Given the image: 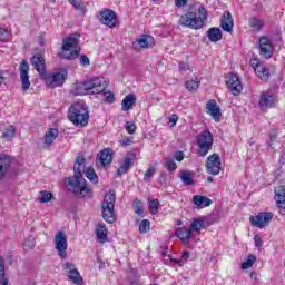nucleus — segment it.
Returning <instances> with one entry per match:
<instances>
[{
	"mask_svg": "<svg viewBox=\"0 0 285 285\" xmlns=\"http://www.w3.org/2000/svg\"><path fill=\"white\" fill-rule=\"evenodd\" d=\"M202 228H206V218L205 217L194 218L189 225V230L191 232V234L196 233V235H200Z\"/></svg>",
	"mask_w": 285,
	"mask_h": 285,
	"instance_id": "412c9836",
	"label": "nucleus"
},
{
	"mask_svg": "<svg viewBox=\"0 0 285 285\" xmlns=\"http://www.w3.org/2000/svg\"><path fill=\"white\" fill-rule=\"evenodd\" d=\"M67 275L71 274V273H75V271H77V266H75V264L70 263V262H67L63 266Z\"/></svg>",
	"mask_w": 285,
	"mask_h": 285,
	"instance_id": "8fccbe9b",
	"label": "nucleus"
},
{
	"mask_svg": "<svg viewBox=\"0 0 285 285\" xmlns=\"http://www.w3.org/2000/svg\"><path fill=\"white\" fill-rule=\"evenodd\" d=\"M180 179L186 186H193L195 184V179H193V173L188 170H183L180 173Z\"/></svg>",
	"mask_w": 285,
	"mask_h": 285,
	"instance_id": "c9c22d12",
	"label": "nucleus"
},
{
	"mask_svg": "<svg viewBox=\"0 0 285 285\" xmlns=\"http://www.w3.org/2000/svg\"><path fill=\"white\" fill-rule=\"evenodd\" d=\"M17 135V128L14 126L10 125L2 134V139H13V137Z\"/></svg>",
	"mask_w": 285,
	"mask_h": 285,
	"instance_id": "a19ab883",
	"label": "nucleus"
},
{
	"mask_svg": "<svg viewBox=\"0 0 285 285\" xmlns=\"http://www.w3.org/2000/svg\"><path fill=\"white\" fill-rule=\"evenodd\" d=\"M149 210L151 215H157L159 213V200L158 199H151L149 200Z\"/></svg>",
	"mask_w": 285,
	"mask_h": 285,
	"instance_id": "c03bdc74",
	"label": "nucleus"
},
{
	"mask_svg": "<svg viewBox=\"0 0 285 285\" xmlns=\"http://www.w3.org/2000/svg\"><path fill=\"white\" fill-rule=\"evenodd\" d=\"M196 141L198 146V157H206V155H208V153H210V150L213 149V134L208 129H206L203 132L198 134Z\"/></svg>",
	"mask_w": 285,
	"mask_h": 285,
	"instance_id": "0eeeda50",
	"label": "nucleus"
},
{
	"mask_svg": "<svg viewBox=\"0 0 285 285\" xmlns=\"http://www.w3.org/2000/svg\"><path fill=\"white\" fill-rule=\"evenodd\" d=\"M279 163L285 164V145L283 146L282 151H281Z\"/></svg>",
	"mask_w": 285,
	"mask_h": 285,
	"instance_id": "680f3d73",
	"label": "nucleus"
},
{
	"mask_svg": "<svg viewBox=\"0 0 285 285\" xmlns=\"http://www.w3.org/2000/svg\"><path fill=\"white\" fill-rule=\"evenodd\" d=\"M50 199H52V193L47 190L40 191L39 202H41V204H47Z\"/></svg>",
	"mask_w": 285,
	"mask_h": 285,
	"instance_id": "a18cd8bd",
	"label": "nucleus"
},
{
	"mask_svg": "<svg viewBox=\"0 0 285 285\" xmlns=\"http://www.w3.org/2000/svg\"><path fill=\"white\" fill-rule=\"evenodd\" d=\"M98 159L100 161V166L106 168L108 165L112 164V153H110L108 148L104 149L100 151Z\"/></svg>",
	"mask_w": 285,
	"mask_h": 285,
	"instance_id": "393cba45",
	"label": "nucleus"
},
{
	"mask_svg": "<svg viewBox=\"0 0 285 285\" xmlns=\"http://www.w3.org/2000/svg\"><path fill=\"white\" fill-rule=\"evenodd\" d=\"M53 244L59 257H61V259H66L68 257V236L66 233L58 232L53 238Z\"/></svg>",
	"mask_w": 285,
	"mask_h": 285,
	"instance_id": "6e6552de",
	"label": "nucleus"
},
{
	"mask_svg": "<svg viewBox=\"0 0 285 285\" xmlns=\"http://www.w3.org/2000/svg\"><path fill=\"white\" fill-rule=\"evenodd\" d=\"M12 39V33L8 28H0V43H8Z\"/></svg>",
	"mask_w": 285,
	"mask_h": 285,
	"instance_id": "58836bf2",
	"label": "nucleus"
},
{
	"mask_svg": "<svg viewBox=\"0 0 285 285\" xmlns=\"http://www.w3.org/2000/svg\"><path fill=\"white\" fill-rule=\"evenodd\" d=\"M177 121H179V116L174 114L169 117V124H171V128H175V126H177Z\"/></svg>",
	"mask_w": 285,
	"mask_h": 285,
	"instance_id": "5fc2aeb1",
	"label": "nucleus"
},
{
	"mask_svg": "<svg viewBox=\"0 0 285 285\" xmlns=\"http://www.w3.org/2000/svg\"><path fill=\"white\" fill-rule=\"evenodd\" d=\"M105 95H107L106 100L109 104H112V101H115V96L111 92H105Z\"/></svg>",
	"mask_w": 285,
	"mask_h": 285,
	"instance_id": "052dcab7",
	"label": "nucleus"
},
{
	"mask_svg": "<svg viewBox=\"0 0 285 285\" xmlns=\"http://www.w3.org/2000/svg\"><path fill=\"white\" fill-rule=\"evenodd\" d=\"M254 70L259 79L263 81H268V77H271V69H268V67L257 62L254 66Z\"/></svg>",
	"mask_w": 285,
	"mask_h": 285,
	"instance_id": "5701e85b",
	"label": "nucleus"
},
{
	"mask_svg": "<svg viewBox=\"0 0 285 285\" xmlns=\"http://www.w3.org/2000/svg\"><path fill=\"white\" fill-rule=\"evenodd\" d=\"M220 26L225 32H230L233 30V14L230 12L226 11L222 17Z\"/></svg>",
	"mask_w": 285,
	"mask_h": 285,
	"instance_id": "a878e982",
	"label": "nucleus"
},
{
	"mask_svg": "<svg viewBox=\"0 0 285 285\" xmlns=\"http://www.w3.org/2000/svg\"><path fill=\"white\" fill-rule=\"evenodd\" d=\"M225 83L228 90L235 96L239 95L243 90L242 81H239V76L236 73H227L225 76Z\"/></svg>",
	"mask_w": 285,
	"mask_h": 285,
	"instance_id": "9d476101",
	"label": "nucleus"
},
{
	"mask_svg": "<svg viewBox=\"0 0 285 285\" xmlns=\"http://www.w3.org/2000/svg\"><path fill=\"white\" fill-rule=\"evenodd\" d=\"M188 257H190V252H184L181 255V259H174V262L181 266V262H188Z\"/></svg>",
	"mask_w": 285,
	"mask_h": 285,
	"instance_id": "3c124183",
	"label": "nucleus"
},
{
	"mask_svg": "<svg viewBox=\"0 0 285 285\" xmlns=\"http://www.w3.org/2000/svg\"><path fill=\"white\" fill-rule=\"evenodd\" d=\"M175 235L178 237V239H181L183 244H188L193 237V232H190V228L188 227H180L176 229Z\"/></svg>",
	"mask_w": 285,
	"mask_h": 285,
	"instance_id": "b1692460",
	"label": "nucleus"
},
{
	"mask_svg": "<svg viewBox=\"0 0 285 285\" xmlns=\"http://www.w3.org/2000/svg\"><path fill=\"white\" fill-rule=\"evenodd\" d=\"M176 161H184V151H177L175 154Z\"/></svg>",
	"mask_w": 285,
	"mask_h": 285,
	"instance_id": "bf43d9fd",
	"label": "nucleus"
},
{
	"mask_svg": "<svg viewBox=\"0 0 285 285\" xmlns=\"http://www.w3.org/2000/svg\"><path fill=\"white\" fill-rule=\"evenodd\" d=\"M73 178H67L65 184L75 195H81V197H90L92 195V190L86 183V178L89 179L92 184H99V177L92 167H88L86 169V158L83 156H78L73 164Z\"/></svg>",
	"mask_w": 285,
	"mask_h": 285,
	"instance_id": "f257e3e1",
	"label": "nucleus"
},
{
	"mask_svg": "<svg viewBox=\"0 0 285 285\" xmlns=\"http://www.w3.org/2000/svg\"><path fill=\"white\" fill-rule=\"evenodd\" d=\"M67 277L69 282H72V284H76V285L83 284V277H81V274H79L78 269H76L75 272H71L70 274H67Z\"/></svg>",
	"mask_w": 285,
	"mask_h": 285,
	"instance_id": "72a5a7b5",
	"label": "nucleus"
},
{
	"mask_svg": "<svg viewBox=\"0 0 285 285\" xmlns=\"http://www.w3.org/2000/svg\"><path fill=\"white\" fill-rule=\"evenodd\" d=\"M148 230H150V220H148V219L141 220V223L139 225V232L148 233Z\"/></svg>",
	"mask_w": 285,
	"mask_h": 285,
	"instance_id": "09e8293b",
	"label": "nucleus"
},
{
	"mask_svg": "<svg viewBox=\"0 0 285 285\" xmlns=\"http://www.w3.org/2000/svg\"><path fill=\"white\" fill-rule=\"evenodd\" d=\"M31 66L39 72L40 77L46 75V58L40 53H37L31 58Z\"/></svg>",
	"mask_w": 285,
	"mask_h": 285,
	"instance_id": "6ab92c4d",
	"label": "nucleus"
},
{
	"mask_svg": "<svg viewBox=\"0 0 285 285\" xmlns=\"http://www.w3.org/2000/svg\"><path fill=\"white\" fill-rule=\"evenodd\" d=\"M255 262H257V257L253 254H249L247 261L242 264L243 271H248V268H253V264H255Z\"/></svg>",
	"mask_w": 285,
	"mask_h": 285,
	"instance_id": "79ce46f5",
	"label": "nucleus"
},
{
	"mask_svg": "<svg viewBox=\"0 0 285 285\" xmlns=\"http://www.w3.org/2000/svg\"><path fill=\"white\" fill-rule=\"evenodd\" d=\"M115 202H117V194L115 190H110L106 194L101 208H102V218L107 224H115L117 219V214L115 213Z\"/></svg>",
	"mask_w": 285,
	"mask_h": 285,
	"instance_id": "39448f33",
	"label": "nucleus"
},
{
	"mask_svg": "<svg viewBox=\"0 0 285 285\" xmlns=\"http://www.w3.org/2000/svg\"><path fill=\"white\" fill-rule=\"evenodd\" d=\"M136 158H137V156L135 155V153H132V151L127 153V155L124 158V161H122L121 166L117 170V174L118 175H126V173H128L129 169L132 168V166H135V159Z\"/></svg>",
	"mask_w": 285,
	"mask_h": 285,
	"instance_id": "f3484780",
	"label": "nucleus"
},
{
	"mask_svg": "<svg viewBox=\"0 0 285 285\" xmlns=\"http://www.w3.org/2000/svg\"><path fill=\"white\" fill-rule=\"evenodd\" d=\"M24 248L32 249L35 248V238L29 237L24 240Z\"/></svg>",
	"mask_w": 285,
	"mask_h": 285,
	"instance_id": "603ef678",
	"label": "nucleus"
},
{
	"mask_svg": "<svg viewBox=\"0 0 285 285\" xmlns=\"http://www.w3.org/2000/svg\"><path fill=\"white\" fill-rule=\"evenodd\" d=\"M205 112L212 116L214 121H220L222 119V108H219V105L214 99L206 104Z\"/></svg>",
	"mask_w": 285,
	"mask_h": 285,
	"instance_id": "dca6fc26",
	"label": "nucleus"
},
{
	"mask_svg": "<svg viewBox=\"0 0 285 285\" xmlns=\"http://www.w3.org/2000/svg\"><path fill=\"white\" fill-rule=\"evenodd\" d=\"M0 284L8 285V279H6V261L3 256H0Z\"/></svg>",
	"mask_w": 285,
	"mask_h": 285,
	"instance_id": "4c0bfd02",
	"label": "nucleus"
},
{
	"mask_svg": "<svg viewBox=\"0 0 285 285\" xmlns=\"http://www.w3.org/2000/svg\"><path fill=\"white\" fill-rule=\"evenodd\" d=\"M259 50L262 57H265V59H271V57H273V43H271V40L267 37H262L259 39Z\"/></svg>",
	"mask_w": 285,
	"mask_h": 285,
	"instance_id": "a211bd4d",
	"label": "nucleus"
},
{
	"mask_svg": "<svg viewBox=\"0 0 285 285\" xmlns=\"http://www.w3.org/2000/svg\"><path fill=\"white\" fill-rule=\"evenodd\" d=\"M277 104V97L271 91H263L259 96L258 106L262 110L266 108H273Z\"/></svg>",
	"mask_w": 285,
	"mask_h": 285,
	"instance_id": "4468645a",
	"label": "nucleus"
},
{
	"mask_svg": "<svg viewBox=\"0 0 285 285\" xmlns=\"http://www.w3.org/2000/svg\"><path fill=\"white\" fill-rule=\"evenodd\" d=\"M99 21L108 28H115L117 26V13L110 9H105L99 12Z\"/></svg>",
	"mask_w": 285,
	"mask_h": 285,
	"instance_id": "ddd939ff",
	"label": "nucleus"
},
{
	"mask_svg": "<svg viewBox=\"0 0 285 285\" xmlns=\"http://www.w3.org/2000/svg\"><path fill=\"white\" fill-rule=\"evenodd\" d=\"M254 243L256 248H262L264 246V240L259 237V235L254 236Z\"/></svg>",
	"mask_w": 285,
	"mask_h": 285,
	"instance_id": "864d4df0",
	"label": "nucleus"
},
{
	"mask_svg": "<svg viewBox=\"0 0 285 285\" xmlns=\"http://www.w3.org/2000/svg\"><path fill=\"white\" fill-rule=\"evenodd\" d=\"M6 83V78L3 77V73L0 72V86H3Z\"/></svg>",
	"mask_w": 285,
	"mask_h": 285,
	"instance_id": "338daca9",
	"label": "nucleus"
},
{
	"mask_svg": "<svg viewBox=\"0 0 285 285\" xmlns=\"http://www.w3.org/2000/svg\"><path fill=\"white\" fill-rule=\"evenodd\" d=\"M12 259H13L12 254L9 252V253L7 254V262H8L9 264H12Z\"/></svg>",
	"mask_w": 285,
	"mask_h": 285,
	"instance_id": "69168bd1",
	"label": "nucleus"
},
{
	"mask_svg": "<svg viewBox=\"0 0 285 285\" xmlns=\"http://www.w3.org/2000/svg\"><path fill=\"white\" fill-rule=\"evenodd\" d=\"M8 170H10V156L0 154V181L6 179Z\"/></svg>",
	"mask_w": 285,
	"mask_h": 285,
	"instance_id": "aec40b11",
	"label": "nucleus"
},
{
	"mask_svg": "<svg viewBox=\"0 0 285 285\" xmlns=\"http://www.w3.org/2000/svg\"><path fill=\"white\" fill-rule=\"evenodd\" d=\"M19 70L22 90H30V76L28 75L30 72V65H28V61L22 60Z\"/></svg>",
	"mask_w": 285,
	"mask_h": 285,
	"instance_id": "2eb2a0df",
	"label": "nucleus"
},
{
	"mask_svg": "<svg viewBox=\"0 0 285 285\" xmlns=\"http://www.w3.org/2000/svg\"><path fill=\"white\" fill-rule=\"evenodd\" d=\"M208 13L206 8L200 6L184 13L179 19V23L180 26L190 28L191 30H200V28H204V22L206 21Z\"/></svg>",
	"mask_w": 285,
	"mask_h": 285,
	"instance_id": "7ed1b4c3",
	"label": "nucleus"
},
{
	"mask_svg": "<svg viewBox=\"0 0 285 285\" xmlns=\"http://www.w3.org/2000/svg\"><path fill=\"white\" fill-rule=\"evenodd\" d=\"M137 104V97L135 94L127 95L121 102L122 110L125 112H128V110H131V108Z\"/></svg>",
	"mask_w": 285,
	"mask_h": 285,
	"instance_id": "bb28decb",
	"label": "nucleus"
},
{
	"mask_svg": "<svg viewBox=\"0 0 285 285\" xmlns=\"http://www.w3.org/2000/svg\"><path fill=\"white\" fill-rule=\"evenodd\" d=\"M132 145V139H130L129 137H124L120 140V146H131Z\"/></svg>",
	"mask_w": 285,
	"mask_h": 285,
	"instance_id": "4d7b16f0",
	"label": "nucleus"
},
{
	"mask_svg": "<svg viewBox=\"0 0 285 285\" xmlns=\"http://www.w3.org/2000/svg\"><path fill=\"white\" fill-rule=\"evenodd\" d=\"M199 83H202V81L198 78H196L187 81L185 86L187 90H189V92H197V89L199 88Z\"/></svg>",
	"mask_w": 285,
	"mask_h": 285,
	"instance_id": "ea45409f",
	"label": "nucleus"
},
{
	"mask_svg": "<svg viewBox=\"0 0 285 285\" xmlns=\"http://www.w3.org/2000/svg\"><path fill=\"white\" fill-rule=\"evenodd\" d=\"M125 130H127L128 135H135L137 130V125H135V122L132 121H127L125 124Z\"/></svg>",
	"mask_w": 285,
	"mask_h": 285,
	"instance_id": "de8ad7c7",
	"label": "nucleus"
},
{
	"mask_svg": "<svg viewBox=\"0 0 285 285\" xmlns=\"http://www.w3.org/2000/svg\"><path fill=\"white\" fill-rule=\"evenodd\" d=\"M190 67L186 62H180L179 63V70H188Z\"/></svg>",
	"mask_w": 285,
	"mask_h": 285,
	"instance_id": "0e129e2a",
	"label": "nucleus"
},
{
	"mask_svg": "<svg viewBox=\"0 0 285 285\" xmlns=\"http://www.w3.org/2000/svg\"><path fill=\"white\" fill-rule=\"evenodd\" d=\"M207 37L209 41L213 43H217V41H222V29L220 28H210L207 31Z\"/></svg>",
	"mask_w": 285,
	"mask_h": 285,
	"instance_id": "473e14b6",
	"label": "nucleus"
},
{
	"mask_svg": "<svg viewBox=\"0 0 285 285\" xmlns=\"http://www.w3.org/2000/svg\"><path fill=\"white\" fill-rule=\"evenodd\" d=\"M205 166L209 175H219V170H222V158H219V154L208 156Z\"/></svg>",
	"mask_w": 285,
	"mask_h": 285,
	"instance_id": "9b49d317",
	"label": "nucleus"
},
{
	"mask_svg": "<svg viewBox=\"0 0 285 285\" xmlns=\"http://www.w3.org/2000/svg\"><path fill=\"white\" fill-rule=\"evenodd\" d=\"M68 119L77 128H86L90 120V112L88 106L83 102H75L68 110Z\"/></svg>",
	"mask_w": 285,
	"mask_h": 285,
	"instance_id": "20e7f679",
	"label": "nucleus"
},
{
	"mask_svg": "<svg viewBox=\"0 0 285 285\" xmlns=\"http://www.w3.org/2000/svg\"><path fill=\"white\" fill-rule=\"evenodd\" d=\"M79 36L71 35L62 40V51L60 57L62 59H77L79 57Z\"/></svg>",
	"mask_w": 285,
	"mask_h": 285,
	"instance_id": "423d86ee",
	"label": "nucleus"
},
{
	"mask_svg": "<svg viewBox=\"0 0 285 285\" xmlns=\"http://www.w3.org/2000/svg\"><path fill=\"white\" fill-rule=\"evenodd\" d=\"M155 173H156L155 167H149V168L146 170V173H145V177H146L147 179H150V178L153 177V175H155Z\"/></svg>",
	"mask_w": 285,
	"mask_h": 285,
	"instance_id": "6e6d98bb",
	"label": "nucleus"
},
{
	"mask_svg": "<svg viewBox=\"0 0 285 285\" xmlns=\"http://www.w3.org/2000/svg\"><path fill=\"white\" fill-rule=\"evenodd\" d=\"M249 222L256 228H265L273 222V213L261 212L256 216H250Z\"/></svg>",
	"mask_w": 285,
	"mask_h": 285,
	"instance_id": "1a4fd4ad",
	"label": "nucleus"
},
{
	"mask_svg": "<svg viewBox=\"0 0 285 285\" xmlns=\"http://www.w3.org/2000/svg\"><path fill=\"white\" fill-rule=\"evenodd\" d=\"M96 235L100 242H108V228L106 224L98 223L96 227Z\"/></svg>",
	"mask_w": 285,
	"mask_h": 285,
	"instance_id": "cd10ccee",
	"label": "nucleus"
},
{
	"mask_svg": "<svg viewBox=\"0 0 285 285\" xmlns=\"http://www.w3.org/2000/svg\"><path fill=\"white\" fill-rule=\"evenodd\" d=\"M194 204L197 208H206L213 204V200L206 196L196 195L194 196Z\"/></svg>",
	"mask_w": 285,
	"mask_h": 285,
	"instance_id": "7c9ffc66",
	"label": "nucleus"
},
{
	"mask_svg": "<svg viewBox=\"0 0 285 285\" xmlns=\"http://www.w3.org/2000/svg\"><path fill=\"white\" fill-rule=\"evenodd\" d=\"M252 32H262L264 29V20H259L257 17H252L248 20Z\"/></svg>",
	"mask_w": 285,
	"mask_h": 285,
	"instance_id": "c756f323",
	"label": "nucleus"
},
{
	"mask_svg": "<svg viewBox=\"0 0 285 285\" xmlns=\"http://www.w3.org/2000/svg\"><path fill=\"white\" fill-rule=\"evenodd\" d=\"M68 1L75 8V10H77L81 14H86V12H88V9L86 8V4L83 3L82 0H68Z\"/></svg>",
	"mask_w": 285,
	"mask_h": 285,
	"instance_id": "f704fd0d",
	"label": "nucleus"
},
{
	"mask_svg": "<svg viewBox=\"0 0 285 285\" xmlns=\"http://www.w3.org/2000/svg\"><path fill=\"white\" fill-rule=\"evenodd\" d=\"M164 166L169 173H175L177 170V163L173 158H165Z\"/></svg>",
	"mask_w": 285,
	"mask_h": 285,
	"instance_id": "37998d69",
	"label": "nucleus"
},
{
	"mask_svg": "<svg viewBox=\"0 0 285 285\" xmlns=\"http://www.w3.org/2000/svg\"><path fill=\"white\" fill-rule=\"evenodd\" d=\"M268 148H272V150H275L277 146H279V139L277 138V131L272 130L269 131V140L267 141Z\"/></svg>",
	"mask_w": 285,
	"mask_h": 285,
	"instance_id": "e433bc0d",
	"label": "nucleus"
},
{
	"mask_svg": "<svg viewBox=\"0 0 285 285\" xmlns=\"http://www.w3.org/2000/svg\"><path fill=\"white\" fill-rule=\"evenodd\" d=\"M207 181H208L209 184H212L213 177H208V178H207Z\"/></svg>",
	"mask_w": 285,
	"mask_h": 285,
	"instance_id": "774afa93",
	"label": "nucleus"
},
{
	"mask_svg": "<svg viewBox=\"0 0 285 285\" xmlns=\"http://www.w3.org/2000/svg\"><path fill=\"white\" fill-rule=\"evenodd\" d=\"M80 63L81 66H90V58H88V56H81Z\"/></svg>",
	"mask_w": 285,
	"mask_h": 285,
	"instance_id": "13d9d810",
	"label": "nucleus"
},
{
	"mask_svg": "<svg viewBox=\"0 0 285 285\" xmlns=\"http://www.w3.org/2000/svg\"><path fill=\"white\" fill-rule=\"evenodd\" d=\"M57 137H59L58 129L50 128L49 130H47L43 137L46 146H52V142L55 141V139H57Z\"/></svg>",
	"mask_w": 285,
	"mask_h": 285,
	"instance_id": "2f4dec72",
	"label": "nucleus"
},
{
	"mask_svg": "<svg viewBox=\"0 0 285 285\" xmlns=\"http://www.w3.org/2000/svg\"><path fill=\"white\" fill-rule=\"evenodd\" d=\"M106 88H108V80L106 78H91L83 82H78L70 90L71 95L75 97L79 95H101V92H106Z\"/></svg>",
	"mask_w": 285,
	"mask_h": 285,
	"instance_id": "f03ea898",
	"label": "nucleus"
},
{
	"mask_svg": "<svg viewBox=\"0 0 285 285\" xmlns=\"http://www.w3.org/2000/svg\"><path fill=\"white\" fill-rule=\"evenodd\" d=\"M136 41L140 48H153L155 46V38L149 35H144Z\"/></svg>",
	"mask_w": 285,
	"mask_h": 285,
	"instance_id": "c85d7f7f",
	"label": "nucleus"
},
{
	"mask_svg": "<svg viewBox=\"0 0 285 285\" xmlns=\"http://www.w3.org/2000/svg\"><path fill=\"white\" fill-rule=\"evenodd\" d=\"M46 85L48 88H59L63 86L66 81V71L55 72L45 77Z\"/></svg>",
	"mask_w": 285,
	"mask_h": 285,
	"instance_id": "f8f14e48",
	"label": "nucleus"
},
{
	"mask_svg": "<svg viewBox=\"0 0 285 285\" xmlns=\"http://www.w3.org/2000/svg\"><path fill=\"white\" fill-rule=\"evenodd\" d=\"M275 202L281 210L285 212V187L283 185L276 187L275 189Z\"/></svg>",
	"mask_w": 285,
	"mask_h": 285,
	"instance_id": "4be33fe9",
	"label": "nucleus"
},
{
	"mask_svg": "<svg viewBox=\"0 0 285 285\" xmlns=\"http://www.w3.org/2000/svg\"><path fill=\"white\" fill-rule=\"evenodd\" d=\"M134 210L136 215H139V216L144 215V204H141L139 199L135 200Z\"/></svg>",
	"mask_w": 285,
	"mask_h": 285,
	"instance_id": "49530a36",
	"label": "nucleus"
},
{
	"mask_svg": "<svg viewBox=\"0 0 285 285\" xmlns=\"http://www.w3.org/2000/svg\"><path fill=\"white\" fill-rule=\"evenodd\" d=\"M188 3V0H176V6L178 8H181V6H186Z\"/></svg>",
	"mask_w": 285,
	"mask_h": 285,
	"instance_id": "e2e57ef3",
	"label": "nucleus"
}]
</instances>
